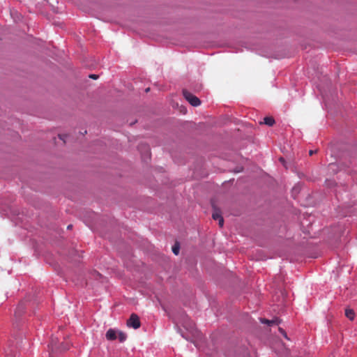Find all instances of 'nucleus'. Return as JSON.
Masks as SVG:
<instances>
[{
  "label": "nucleus",
  "instance_id": "4468645a",
  "mask_svg": "<svg viewBox=\"0 0 357 357\" xmlns=\"http://www.w3.org/2000/svg\"><path fill=\"white\" fill-rule=\"evenodd\" d=\"M94 275H96V277H97V278H98V277H100V276H101V275H100L99 273H98V272H94Z\"/></svg>",
  "mask_w": 357,
  "mask_h": 357
},
{
  "label": "nucleus",
  "instance_id": "1a4fd4ad",
  "mask_svg": "<svg viewBox=\"0 0 357 357\" xmlns=\"http://www.w3.org/2000/svg\"><path fill=\"white\" fill-rule=\"evenodd\" d=\"M264 123L266 125H268L269 126H272L275 123V120H274V119L273 117L266 116V117H265L264 119Z\"/></svg>",
  "mask_w": 357,
  "mask_h": 357
},
{
  "label": "nucleus",
  "instance_id": "f8f14e48",
  "mask_svg": "<svg viewBox=\"0 0 357 357\" xmlns=\"http://www.w3.org/2000/svg\"><path fill=\"white\" fill-rule=\"evenodd\" d=\"M98 75H95V74H91V75H89V77H90V78H92V79H97V78H98Z\"/></svg>",
  "mask_w": 357,
  "mask_h": 357
},
{
  "label": "nucleus",
  "instance_id": "2eb2a0df",
  "mask_svg": "<svg viewBox=\"0 0 357 357\" xmlns=\"http://www.w3.org/2000/svg\"><path fill=\"white\" fill-rule=\"evenodd\" d=\"M316 152H317V151H312V150H311V151H310L309 154H310V155H313V154H314V153H316Z\"/></svg>",
  "mask_w": 357,
  "mask_h": 357
},
{
  "label": "nucleus",
  "instance_id": "a211bd4d",
  "mask_svg": "<svg viewBox=\"0 0 357 357\" xmlns=\"http://www.w3.org/2000/svg\"><path fill=\"white\" fill-rule=\"evenodd\" d=\"M6 357H11V356H10V354H6Z\"/></svg>",
  "mask_w": 357,
  "mask_h": 357
},
{
  "label": "nucleus",
  "instance_id": "f257e3e1",
  "mask_svg": "<svg viewBox=\"0 0 357 357\" xmlns=\"http://www.w3.org/2000/svg\"><path fill=\"white\" fill-rule=\"evenodd\" d=\"M48 347L50 349V356L54 357V353H61L68 350L70 347V343L64 341L60 343L57 337H52Z\"/></svg>",
  "mask_w": 357,
  "mask_h": 357
},
{
  "label": "nucleus",
  "instance_id": "dca6fc26",
  "mask_svg": "<svg viewBox=\"0 0 357 357\" xmlns=\"http://www.w3.org/2000/svg\"><path fill=\"white\" fill-rule=\"evenodd\" d=\"M72 227H73V226H72V225H68V227H67V228H68V229H71V228H72Z\"/></svg>",
  "mask_w": 357,
  "mask_h": 357
},
{
  "label": "nucleus",
  "instance_id": "9b49d317",
  "mask_svg": "<svg viewBox=\"0 0 357 357\" xmlns=\"http://www.w3.org/2000/svg\"><path fill=\"white\" fill-rule=\"evenodd\" d=\"M180 247L178 243H176L172 247V252L174 255H178L179 253Z\"/></svg>",
  "mask_w": 357,
  "mask_h": 357
},
{
  "label": "nucleus",
  "instance_id": "6e6552de",
  "mask_svg": "<svg viewBox=\"0 0 357 357\" xmlns=\"http://www.w3.org/2000/svg\"><path fill=\"white\" fill-rule=\"evenodd\" d=\"M345 316L351 321L354 319L355 312L354 310L350 308H347L345 310Z\"/></svg>",
  "mask_w": 357,
  "mask_h": 357
},
{
  "label": "nucleus",
  "instance_id": "20e7f679",
  "mask_svg": "<svg viewBox=\"0 0 357 357\" xmlns=\"http://www.w3.org/2000/svg\"><path fill=\"white\" fill-rule=\"evenodd\" d=\"M26 309V304L24 301H22L19 303L15 311V317L20 318L24 313Z\"/></svg>",
  "mask_w": 357,
  "mask_h": 357
},
{
  "label": "nucleus",
  "instance_id": "7ed1b4c3",
  "mask_svg": "<svg viewBox=\"0 0 357 357\" xmlns=\"http://www.w3.org/2000/svg\"><path fill=\"white\" fill-rule=\"evenodd\" d=\"M127 326L135 329L140 327V321L139 317L136 314H132L127 321Z\"/></svg>",
  "mask_w": 357,
  "mask_h": 357
},
{
  "label": "nucleus",
  "instance_id": "f03ea898",
  "mask_svg": "<svg viewBox=\"0 0 357 357\" xmlns=\"http://www.w3.org/2000/svg\"><path fill=\"white\" fill-rule=\"evenodd\" d=\"M184 98L194 107L199 106L201 104L200 100L187 90L183 91Z\"/></svg>",
  "mask_w": 357,
  "mask_h": 357
},
{
  "label": "nucleus",
  "instance_id": "39448f33",
  "mask_svg": "<svg viewBox=\"0 0 357 357\" xmlns=\"http://www.w3.org/2000/svg\"><path fill=\"white\" fill-rule=\"evenodd\" d=\"M212 218L215 220H218V224L220 227H222L224 225V219L221 215V213L219 210L214 208V211L212 214Z\"/></svg>",
  "mask_w": 357,
  "mask_h": 357
},
{
  "label": "nucleus",
  "instance_id": "423d86ee",
  "mask_svg": "<svg viewBox=\"0 0 357 357\" xmlns=\"http://www.w3.org/2000/svg\"><path fill=\"white\" fill-rule=\"evenodd\" d=\"M106 338L108 340H114L117 338V333L116 331L112 328H109L106 334H105Z\"/></svg>",
  "mask_w": 357,
  "mask_h": 357
},
{
  "label": "nucleus",
  "instance_id": "ddd939ff",
  "mask_svg": "<svg viewBox=\"0 0 357 357\" xmlns=\"http://www.w3.org/2000/svg\"><path fill=\"white\" fill-rule=\"evenodd\" d=\"M279 330L284 335V337H287V334L284 332V331L282 328H279Z\"/></svg>",
  "mask_w": 357,
  "mask_h": 357
},
{
  "label": "nucleus",
  "instance_id": "0eeeda50",
  "mask_svg": "<svg viewBox=\"0 0 357 357\" xmlns=\"http://www.w3.org/2000/svg\"><path fill=\"white\" fill-rule=\"evenodd\" d=\"M261 322L263 324H267L269 325L272 324H279L280 323V320L278 318H274L271 320L266 319H261Z\"/></svg>",
  "mask_w": 357,
  "mask_h": 357
},
{
  "label": "nucleus",
  "instance_id": "6ab92c4d",
  "mask_svg": "<svg viewBox=\"0 0 357 357\" xmlns=\"http://www.w3.org/2000/svg\"><path fill=\"white\" fill-rule=\"evenodd\" d=\"M149 91V88L146 89V92H148Z\"/></svg>",
  "mask_w": 357,
  "mask_h": 357
},
{
  "label": "nucleus",
  "instance_id": "9d476101",
  "mask_svg": "<svg viewBox=\"0 0 357 357\" xmlns=\"http://www.w3.org/2000/svg\"><path fill=\"white\" fill-rule=\"evenodd\" d=\"M117 337L119 338V341L121 342H123L126 338H127V335L126 333H124L122 331H119L118 333V335H117Z\"/></svg>",
  "mask_w": 357,
  "mask_h": 357
},
{
  "label": "nucleus",
  "instance_id": "f3484780",
  "mask_svg": "<svg viewBox=\"0 0 357 357\" xmlns=\"http://www.w3.org/2000/svg\"><path fill=\"white\" fill-rule=\"evenodd\" d=\"M280 160L282 162H284V159H283L282 158H280Z\"/></svg>",
  "mask_w": 357,
  "mask_h": 357
}]
</instances>
